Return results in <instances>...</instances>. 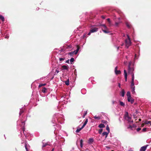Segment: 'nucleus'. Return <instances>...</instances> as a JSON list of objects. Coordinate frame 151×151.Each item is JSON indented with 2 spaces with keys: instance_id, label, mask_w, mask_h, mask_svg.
Segmentation results:
<instances>
[{
  "instance_id": "1",
  "label": "nucleus",
  "mask_w": 151,
  "mask_h": 151,
  "mask_svg": "<svg viewBox=\"0 0 151 151\" xmlns=\"http://www.w3.org/2000/svg\"><path fill=\"white\" fill-rule=\"evenodd\" d=\"M127 35L128 38L125 40V44L126 47L128 48L131 45V43L129 36L128 35Z\"/></svg>"
},
{
  "instance_id": "2",
  "label": "nucleus",
  "mask_w": 151,
  "mask_h": 151,
  "mask_svg": "<svg viewBox=\"0 0 151 151\" xmlns=\"http://www.w3.org/2000/svg\"><path fill=\"white\" fill-rule=\"evenodd\" d=\"M132 62H130L128 65V72L129 73L131 74L132 75V74H134L133 73V71L134 70V69L132 68H131L130 67V65L131 64Z\"/></svg>"
},
{
  "instance_id": "3",
  "label": "nucleus",
  "mask_w": 151,
  "mask_h": 151,
  "mask_svg": "<svg viewBox=\"0 0 151 151\" xmlns=\"http://www.w3.org/2000/svg\"><path fill=\"white\" fill-rule=\"evenodd\" d=\"M125 118L126 120H127L129 122H133L131 119V117L128 116L127 112L126 113L125 116Z\"/></svg>"
},
{
  "instance_id": "4",
  "label": "nucleus",
  "mask_w": 151,
  "mask_h": 151,
  "mask_svg": "<svg viewBox=\"0 0 151 151\" xmlns=\"http://www.w3.org/2000/svg\"><path fill=\"white\" fill-rule=\"evenodd\" d=\"M101 26L104 27V29H102V31L103 32L106 33H107L109 32L108 30V29L105 24H102Z\"/></svg>"
},
{
  "instance_id": "5",
  "label": "nucleus",
  "mask_w": 151,
  "mask_h": 151,
  "mask_svg": "<svg viewBox=\"0 0 151 151\" xmlns=\"http://www.w3.org/2000/svg\"><path fill=\"white\" fill-rule=\"evenodd\" d=\"M148 146V145H147L141 147L140 149V151H145Z\"/></svg>"
},
{
  "instance_id": "6",
  "label": "nucleus",
  "mask_w": 151,
  "mask_h": 151,
  "mask_svg": "<svg viewBox=\"0 0 151 151\" xmlns=\"http://www.w3.org/2000/svg\"><path fill=\"white\" fill-rule=\"evenodd\" d=\"M117 67H116L115 68V72L116 74H119L121 73V71L120 70H117Z\"/></svg>"
},
{
  "instance_id": "7",
  "label": "nucleus",
  "mask_w": 151,
  "mask_h": 151,
  "mask_svg": "<svg viewBox=\"0 0 151 151\" xmlns=\"http://www.w3.org/2000/svg\"><path fill=\"white\" fill-rule=\"evenodd\" d=\"M127 100L129 102H130L131 104H133L134 101V99L132 98L131 96L130 97V98H129V100L128 99V97L127 98Z\"/></svg>"
},
{
  "instance_id": "8",
  "label": "nucleus",
  "mask_w": 151,
  "mask_h": 151,
  "mask_svg": "<svg viewBox=\"0 0 151 151\" xmlns=\"http://www.w3.org/2000/svg\"><path fill=\"white\" fill-rule=\"evenodd\" d=\"M124 75L125 78V80L126 81H127V74L126 70H124Z\"/></svg>"
},
{
  "instance_id": "9",
  "label": "nucleus",
  "mask_w": 151,
  "mask_h": 151,
  "mask_svg": "<svg viewBox=\"0 0 151 151\" xmlns=\"http://www.w3.org/2000/svg\"><path fill=\"white\" fill-rule=\"evenodd\" d=\"M91 32L93 33L97 32L98 30V28H94L93 29H91Z\"/></svg>"
},
{
  "instance_id": "10",
  "label": "nucleus",
  "mask_w": 151,
  "mask_h": 151,
  "mask_svg": "<svg viewBox=\"0 0 151 151\" xmlns=\"http://www.w3.org/2000/svg\"><path fill=\"white\" fill-rule=\"evenodd\" d=\"M79 49H80V47L79 46H78L76 50L74 51L73 52V53H74L75 54H76L78 53V52L79 50Z\"/></svg>"
},
{
  "instance_id": "11",
  "label": "nucleus",
  "mask_w": 151,
  "mask_h": 151,
  "mask_svg": "<svg viewBox=\"0 0 151 151\" xmlns=\"http://www.w3.org/2000/svg\"><path fill=\"white\" fill-rule=\"evenodd\" d=\"M109 133L106 132H104L102 133V135L103 136H105V137L106 138L107 137Z\"/></svg>"
},
{
  "instance_id": "12",
  "label": "nucleus",
  "mask_w": 151,
  "mask_h": 151,
  "mask_svg": "<svg viewBox=\"0 0 151 151\" xmlns=\"http://www.w3.org/2000/svg\"><path fill=\"white\" fill-rule=\"evenodd\" d=\"M83 127V126L81 128H78L76 131V132L77 133L79 132Z\"/></svg>"
},
{
  "instance_id": "13",
  "label": "nucleus",
  "mask_w": 151,
  "mask_h": 151,
  "mask_svg": "<svg viewBox=\"0 0 151 151\" xmlns=\"http://www.w3.org/2000/svg\"><path fill=\"white\" fill-rule=\"evenodd\" d=\"M127 98L128 97V99L129 100V98H130V97L131 96L130 95V93L129 91H128L127 92Z\"/></svg>"
},
{
  "instance_id": "14",
  "label": "nucleus",
  "mask_w": 151,
  "mask_h": 151,
  "mask_svg": "<svg viewBox=\"0 0 151 151\" xmlns=\"http://www.w3.org/2000/svg\"><path fill=\"white\" fill-rule=\"evenodd\" d=\"M145 124H150L151 125V122L150 121H145L144 122Z\"/></svg>"
},
{
  "instance_id": "15",
  "label": "nucleus",
  "mask_w": 151,
  "mask_h": 151,
  "mask_svg": "<svg viewBox=\"0 0 151 151\" xmlns=\"http://www.w3.org/2000/svg\"><path fill=\"white\" fill-rule=\"evenodd\" d=\"M125 92L124 89H123L122 90L121 92V94L122 96L124 97V95Z\"/></svg>"
},
{
  "instance_id": "16",
  "label": "nucleus",
  "mask_w": 151,
  "mask_h": 151,
  "mask_svg": "<svg viewBox=\"0 0 151 151\" xmlns=\"http://www.w3.org/2000/svg\"><path fill=\"white\" fill-rule=\"evenodd\" d=\"M107 20L109 23V26H111L112 25V24L110 20V19L109 18H108L107 19Z\"/></svg>"
},
{
  "instance_id": "17",
  "label": "nucleus",
  "mask_w": 151,
  "mask_h": 151,
  "mask_svg": "<svg viewBox=\"0 0 151 151\" xmlns=\"http://www.w3.org/2000/svg\"><path fill=\"white\" fill-rule=\"evenodd\" d=\"M99 127L100 128H103L105 127V125L103 124H101L99 125Z\"/></svg>"
},
{
  "instance_id": "18",
  "label": "nucleus",
  "mask_w": 151,
  "mask_h": 151,
  "mask_svg": "<svg viewBox=\"0 0 151 151\" xmlns=\"http://www.w3.org/2000/svg\"><path fill=\"white\" fill-rule=\"evenodd\" d=\"M93 141V139L92 138H90L88 140V143H92Z\"/></svg>"
},
{
  "instance_id": "19",
  "label": "nucleus",
  "mask_w": 151,
  "mask_h": 151,
  "mask_svg": "<svg viewBox=\"0 0 151 151\" xmlns=\"http://www.w3.org/2000/svg\"><path fill=\"white\" fill-rule=\"evenodd\" d=\"M0 19H1L2 22H4V17L1 15H0Z\"/></svg>"
},
{
  "instance_id": "20",
  "label": "nucleus",
  "mask_w": 151,
  "mask_h": 151,
  "mask_svg": "<svg viewBox=\"0 0 151 151\" xmlns=\"http://www.w3.org/2000/svg\"><path fill=\"white\" fill-rule=\"evenodd\" d=\"M88 122V119H86L83 125V127H84L87 124Z\"/></svg>"
},
{
  "instance_id": "21",
  "label": "nucleus",
  "mask_w": 151,
  "mask_h": 151,
  "mask_svg": "<svg viewBox=\"0 0 151 151\" xmlns=\"http://www.w3.org/2000/svg\"><path fill=\"white\" fill-rule=\"evenodd\" d=\"M132 89V93L134 94L135 93V87H132L131 88Z\"/></svg>"
},
{
  "instance_id": "22",
  "label": "nucleus",
  "mask_w": 151,
  "mask_h": 151,
  "mask_svg": "<svg viewBox=\"0 0 151 151\" xmlns=\"http://www.w3.org/2000/svg\"><path fill=\"white\" fill-rule=\"evenodd\" d=\"M74 59L73 58H71L70 60V64H72L73 62L74 61Z\"/></svg>"
},
{
  "instance_id": "23",
  "label": "nucleus",
  "mask_w": 151,
  "mask_h": 151,
  "mask_svg": "<svg viewBox=\"0 0 151 151\" xmlns=\"http://www.w3.org/2000/svg\"><path fill=\"white\" fill-rule=\"evenodd\" d=\"M83 146V141L82 139H81L80 140V146L82 148Z\"/></svg>"
},
{
  "instance_id": "24",
  "label": "nucleus",
  "mask_w": 151,
  "mask_h": 151,
  "mask_svg": "<svg viewBox=\"0 0 151 151\" xmlns=\"http://www.w3.org/2000/svg\"><path fill=\"white\" fill-rule=\"evenodd\" d=\"M134 82H131V88H132V87H135V86H134Z\"/></svg>"
},
{
  "instance_id": "25",
  "label": "nucleus",
  "mask_w": 151,
  "mask_h": 151,
  "mask_svg": "<svg viewBox=\"0 0 151 151\" xmlns=\"http://www.w3.org/2000/svg\"><path fill=\"white\" fill-rule=\"evenodd\" d=\"M106 129L107 130L108 132V133H109L110 132V129L109 128V127L108 125H107L106 127Z\"/></svg>"
},
{
  "instance_id": "26",
  "label": "nucleus",
  "mask_w": 151,
  "mask_h": 151,
  "mask_svg": "<svg viewBox=\"0 0 151 151\" xmlns=\"http://www.w3.org/2000/svg\"><path fill=\"white\" fill-rule=\"evenodd\" d=\"M62 68H63V69H68V67L66 65H63L62 66Z\"/></svg>"
},
{
  "instance_id": "27",
  "label": "nucleus",
  "mask_w": 151,
  "mask_h": 151,
  "mask_svg": "<svg viewBox=\"0 0 151 151\" xmlns=\"http://www.w3.org/2000/svg\"><path fill=\"white\" fill-rule=\"evenodd\" d=\"M134 74H132V81L131 82H134Z\"/></svg>"
},
{
  "instance_id": "28",
  "label": "nucleus",
  "mask_w": 151,
  "mask_h": 151,
  "mask_svg": "<svg viewBox=\"0 0 151 151\" xmlns=\"http://www.w3.org/2000/svg\"><path fill=\"white\" fill-rule=\"evenodd\" d=\"M65 84L66 85H69V80H68L67 81H65Z\"/></svg>"
},
{
  "instance_id": "29",
  "label": "nucleus",
  "mask_w": 151,
  "mask_h": 151,
  "mask_svg": "<svg viewBox=\"0 0 151 151\" xmlns=\"http://www.w3.org/2000/svg\"><path fill=\"white\" fill-rule=\"evenodd\" d=\"M120 105L123 106H124V104L122 101H120Z\"/></svg>"
},
{
  "instance_id": "30",
  "label": "nucleus",
  "mask_w": 151,
  "mask_h": 151,
  "mask_svg": "<svg viewBox=\"0 0 151 151\" xmlns=\"http://www.w3.org/2000/svg\"><path fill=\"white\" fill-rule=\"evenodd\" d=\"M46 89L45 88V87H44L43 88L42 91L43 93H45L46 92Z\"/></svg>"
},
{
  "instance_id": "31",
  "label": "nucleus",
  "mask_w": 151,
  "mask_h": 151,
  "mask_svg": "<svg viewBox=\"0 0 151 151\" xmlns=\"http://www.w3.org/2000/svg\"><path fill=\"white\" fill-rule=\"evenodd\" d=\"M45 85H46V84H45H45H40V85L39 86V88H40L42 86H45Z\"/></svg>"
},
{
  "instance_id": "32",
  "label": "nucleus",
  "mask_w": 151,
  "mask_h": 151,
  "mask_svg": "<svg viewBox=\"0 0 151 151\" xmlns=\"http://www.w3.org/2000/svg\"><path fill=\"white\" fill-rule=\"evenodd\" d=\"M94 118L96 119H100V118L99 116H95L94 117Z\"/></svg>"
},
{
  "instance_id": "33",
  "label": "nucleus",
  "mask_w": 151,
  "mask_h": 151,
  "mask_svg": "<svg viewBox=\"0 0 151 151\" xmlns=\"http://www.w3.org/2000/svg\"><path fill=\"white\" fill-rule=\"evenodd\" d=\"M73 52H69V54L70 56H72L73 54Z\"/></svg>"
},
{
  "instance_id": "34",
  "label": "nucleus",
  "mask_w": 151,
  "mask_h": 151,
  "mask_svg": "<svg viewBox=\"0 0 151 151\" xmlns=\"http://www.w3.org/2000/svg\"><path fill=\"white\" fill-rule=\"evenodd\" d=\"M65 60V58H59V60L60 61H63Z\"/></svg>"
},
{
  "instance_id": "35",
  "label": "nucleus",
  "mask_w": 151,
  "mask_h": 151,
  "mask_svg": "<svg viewBox=\"0 0 151 151\" xmlns=\"http://www.w3.org/2000/svg\"><path fill=\"white\" fill-rule=\"evenodd\" d=\"M102 122L104 123H106L107 121L106 120H103L102 121Z\"/></svg>"
},
{
  "instance_id": "36",
  "label": "nucleus",
  "mask_w": 151,
  "mask_h": 151,
  "mask_svg": "<svg viewBox=\"0 0 151 151\" xmlns=\"http://www.w3.org/2000/svg\"><path fill=\"white\" fill-rule=\"evenodd\" d=\"M47 145V143H45V144H43V145H42V147H45L46 146V145Z\"/></svg>"
},
{
  "instance_id": "37",
  "label": "nucleus",
  "mask_w": 151,
  "mask_h": 151,
  "mask_svg": "<svg viewBox=\"0 0 151 151\" xmlns=\"http://www.w3.org/2000/svg\"><path fill=\"white\" fill-rule=\"evenodd\" d=\"M141 129L140 128H137V131L138 132H139V131Z\"/></svg>"
},
{
  "instance_id": "38",
  "label": "nucleus",
  "mask_w": 151,
  "mask_h": 151,
  "mask_svg": "<svg viewBox=\"0 0 151 151\" xmlns=\"http://www.w3.org/2000/svg\"><path fill=\"white\" fill-rule=\"evenodd\" d=\"M146 129H147V128H144L142 129V131H146Z\"/></svg>"
},
{
  "instance_id": "39",
  "label": "nucleus",
  "mask_w": 151,
  "mask_h": 151,
  "mask_svg": "<svg viewBox=\"0 0 151 151\" xmlns=\"http://www.w3.org/2000/svg\"><path fill=\"white\" fill-rule=\"evenodd\" d=\"M25 149L26 150V151H28V150L27 149V146H26V145H25Z\"/></svg>"
},
{
  "instance_id": "40",
  "label": "nucleus",
  "mask_w": 151,
  "mask_h": 151,
  "mask_svg": "<svg viewBox=\"0 0 151 151\" xmlns=\"http://www.w3.org/2000/svg\"><path fill=\"white\" fill-rule=\"evenodd\" d=\"M23 112V111H20L19 112V115H20Z\"/></svg>"
},
{
  "instance_id": "41",
  "label": "nucleus",
  "mask_w": 151,
  "mask_h": 151,
  "mask_svg": "<svg viewBox=\"0 0 151 151\" xmlns=\"http://www.w3.org/2000/svg\"><path fill=\"white\" fill-rule=\"evenodd\" d=\"M102 131V129L99 130V133L100 134H101V132Z\"/></svg>"
},
{
  "instance_id": "42",
  "label": "nucleus",
  "mask_w": 151,
  "mask_h": 151,
  "mask_svg": "<svg viewBox=\"0 0 151 151\" xmlns=\"http://www.w3.org/2000/svg\"><path fill=\"white\" fill-rule=\"evenodd\" d=\"M119 24V23L118 22H116L115 23V25L116 26H117Z\"/></svg>"
},
{
  "instance_id": "43",
  "label": "nucleus",
  "mask_w": 151,
  "mask_h": 151,
  "mask_svg": "<svg viewBox=\"0 0 151 151\" xmlns=\"http://www.w3.org/2000/svg\"><path fill=\"white\" fill-rule=\"evenodd\" d=\"M127 25L128 27H130V26L127 23Z\"/></svg>"
},
{
  "instance_id": "44",
  "label": "nucleus",
  "mask_w": 151,
  "mask_h": 151,
  "mask_svg": "<svg viewBox=\"0 0 151 151\" xmlns=\"http://www.w3.org/2000/svg\"><path fill=\"white\" fill-rule=\"evenodd\" d=\"M118 86L120 88H121V84L120 83H118Z\"/></svg>"
},
{
  "instance_id": "45",
  "label": "nucleus",
  "mask_w": 151,
  "mask_h": 151,
  "mask_svg": "<svg viewBox=\"0 0 151 151\" xmlns=\"http://www.w3.org/2000/svg\"><path fill=\"white\" fill-rule=\"evenodd\" d=\"M92 33L91 32V31H90V32H89L88 34V35H90L91 33Z\"/></svg>"
},
{
  "instance_id": "46",
  "label": "nucleus",
  "mask_w": 151,
  "mask_h": 151,
  "mask_svg": "<svg viewBox=\"0 0 151 151\" xmlns=\"http://www.w3.org/2000/svg\"><path fill=\"white\" fill-rule=\"evenodd\" d=\"M9 37V36H6L5 37V38H8Z\"/></svg>"
},
{
  "instance_id": "47",
  "label": "nucleus",
  "mask_w": 151,
  "mask_h": 151,
  "mask_svg": "<svg viewBox=\"0 0 151 151\" xmlns=\"http://www.w3.org/2000/svg\"><path fill=\"white\" fill-rule=\"evenodd\" d=\"M66 63H69V60H67L66 62Z\"/></svg>"
},
{
  "instance_id": "48",
  "label": "nucleus",
  "mask_w": 151,
  "mask_h": 151,
  "mask_svg": "<svg viewBox=\"0 0 151 151\" xmlns=\"http://www.w3.org/2000/svg\"><path fill=\"white\" fill-rule=\"evenodd\" d=\"M115 102H115V101H112V104H114L115 103Z\"/></svg>"
},
{
  "instance_id": "49",
  "label": "nucleus",
  "mask_w": 151,
  "mask_h": 151,
  "mask_svg": "<svg viewBox=\"0 0 151 151\" xmlns=\"http://www.w3.org/2000/svg\"><path fill=\"white\" fill-rule=\"evenodd\" d=\"M25 123L24 122H22V125H24Z\"/></svg>"
},
{
  "instance_id": "50",
  "label": "nucleus",
  "mask_w": 151,
  "mask_h": 151,
  "mask_svg": "<svg viewBox=\"0 0 151 151\" xmlns=\"http://www.w3.org/2000/svg\"><path fill=\"white\" fill-rule=\"evenodd\" d=\"M102 18L104 19L105 18V17L104 16H102Z\"/></svg>"
},
{
  "instance_id": "51",
  "label": "nucleus",
  "mask_w": 151,
  "mask_h": 151,
  "mask_svg": "<svg viewBox=\"0 0 151 151\" xmlns=\"http://www.w3.org/2000/svg\"><path fill=\"white\" fill-rule=\"evenodd\" d=\"M142 127H143L144 126V124H142Z\"/></svg>"
},
{
  "instance_id": "52",
  "label": "nucleus",
  "mask_w": 151,
  "mask_h": 151,
  "mask_svg": "<svg viewBox=\"0 0 151 151\" xmlns=\"http://www.w3.org/2000/svg\"><path fill=\"white\" fill-rule=\"evenodd\" d=\"M24 128L23 127V132H24Z\"/></svg>"
},
{
  "instance_id": "53",
  "label": "nucleus",
  "mask_w": 151,
  "mask_h": 151,
  "mask_svg": "<svg viewBox=\"0 0 151 151\" xmlns=\"http://www.w3.org/2000/svg\"><path fill=\"white\" fill-rule=\"evenodd\" d=\"M87 114V112H86L85 113V114L84 115V116H85L86 114Z\"/></svg>"
},
{
  "instance_id": "54",
  "label": "nucleus",
  "mask_w": 151,
  "mask_h": 151,
  "mask_svg": "<svg viewBox=\"0 0 151 151\" xmlns=\"http://www.w3.org/2000/svg\"><path fill=\"white\" fill-rule=\"evenodd\" d=\"M15 150H16V151H17V149L16 148H15Z\"/></svg>"
},
{
  "instance_id": "55",
  "label": "nucleus",
  "mask_w": 151,
  "mask_h": 151,
  "mask_svg": "<svg viewBox=\"0 0 151 151\" xmlns=\"http://www.w3.org/2000/svg\"><path fill=\"white\" fill-rule=\"evenodd\" d=\"M139 121H140L141 120V119H139Z\"/></svg>"
},
{
  "instance_id": "56",
  "label": "nucleus",
  "mask_w": 151,
  "mask_h": 151,
  "mask_svg": "<svg viewBox=\"0 0 151 151\" xmlns=\"http://www.w3.org/2000/svg\"><path fill=\"white\" fill-rule=\"evenodd\" d=\"M54 148H53V149H52V151H53V150H54Z\"/></svg>"
},
{
  "instance_id": "57",
  "label": "nucleus",
  "mask_w": 151,
  "mask_h": 151,
  "mask_svg": "<svg viewBox=\"0 0 151 151\" xmlns=\"http://www.w3.org/2000/svg\"><path fill=\"white\" fill-rule=\"evenodd\" d=\"M58 72H59V71H57V73H58Z\"/></svg>"
},
{
  "instance_id": "58",
  "label": "nucleus",
  "mask_w": 151,
  "mask_h": 151,
  "mask_svg": "<svg viewBox=\"0 0 151 151\" xmlns=\"http://www.w3.org/2000/svg\"><path fill=\"white\" fill-rule=\"evenodd\" d=\"M136 54H135V57H136Z\"/></svg>"
},
{
  "instance_id": "59",
  "label": "nucleus",
  "mask_w": 151,
  "mask_h": 151,
  "mask_svg": "<svg viewBox=\"0 0 151 151\" xmlns=\"http://www.w3.org/2000/svg\"><path fill=\"white\" fill-rule=\"evenodd\" d=\"M130 151V150H129V151Z\"/></svg>"
},
{
  "instance_id": "60",
  "label": "nucleus",
  "mask_w": 151,
  "mask_h": 151,
  "mask_svg": "<svg viewBox=\"0 0 151 151\" xmlns=\"http://www.w3.org/2000/svg\"><path fill=\"white\" fill-rule=\"evenodd\" d=\"M112 151H113V150H112Z\"/></svg>"
}]
</instances>
